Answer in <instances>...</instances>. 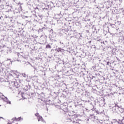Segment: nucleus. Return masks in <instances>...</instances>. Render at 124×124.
Returning <instances> with one entry per match:
<instances>
[{
	"instance_id": "nucleus-13",
	"label": "nucleus",
	"mask_w": 124,
	"mask_h": 124,
	"mask_svg": "<svg viewBox=\"0 0 124 124\" xmlns=\"http://www.w3.org/2000/svg\"><path fill=\"white\" fill-rule=\"evenodd\" d=\"M0 119H3V117H0Z\"/></svg>"
},
{
	"instance_id": "nucleus-5",
	"label": "nucleus",
	"mask_w": 124,
	"mask_h": 124,
	"mask_svg": "<svg viewBox=\"0 0 124 124\" xmlns=\"http://www.w3.org/2000/svg\"><path fill=\"white\" fill-rule=\"evenodd\" d=\"M10 87H16V88H18L19 87V85H18V83L14 81L11 82L10 83Z\"/></svg>"
},
{
	"instance_id": "nucleus-16",
	"label": "nucleus",
	"mask_w": 124,
	"mask_h": 124,
	"mask_svg": "<svg viewBox=\"0 0 124 124\" xmlns=\"http://www.w3.org/2000/svg\"><path fill=\"white\" fill-rule=\"evenodd\" d=\"M79 34H81L80 33H79Z\"/></svg>"
},
{
	"instance_id": "nucleus-15",
	"label": "nucleus",
	"mask_w": 124,
	"mask_h": 124,
	"mask_svg": "<svg viewBox=\"0 0 124 124\" xmlns=\"http://www.w3.org/2000/svg\"><path fill=\"white\" fill-rule=\"evenodd\" d=\"M40 18H41L42 17L41 16H39Z\"/></svg>"
},
{
	"instance_id": "nucleus-4",
	"label": "nucleus",
	"mask_w": 124,
	"mask_h": 124,
	"mask_svg": "<svg viewBox=\"0 0 124 124\" xmlns=\"http://www.w3.org/2000/svg\"><path fill=\"white\" fill-rule=\"evenodd\" d=\"M35 115L37 117V119H38V122H40V121H41V122L42 123H45V121H44V120L43 119V118H42V117L40 116V115H39V114L38 113H36L35 114Z\"/></svg>"
},
{
	"instance_id": "nucleus-6",
	"label": "nucleus",
	"mask_w": 124,
	"mask_h": 124,
	"mask_svg": "<svg viewBox=\"0 0 124 124\" xmlns=\"http://www.w3.org/2000/svg\"><path fill=\"white\" fill-rule=\"evenodd\" d=\"M119 121L120 124H124V119H120Z\"/></svg>"
},
{
	"instance_id": "nucleus-11",
	"label": "nucleus",
	"mask_w": 124,
	"mask_h": 124,
	"mask_svg": "<svg viewBox=\"0 0 124 124\" xmlns=\"http://www.w3.org/2000/svg\"><path fill=\"white\" fill-rule=\"evenodd\" d=\"M109 62H107V65H109Z\"/></svg>"
},
{
	"instance_id": "nucleus-14",
	"label": "nucleus",
	"mask_w": 124,
	"mask_h": 124,
	"mask_svg": "<svg viewBox=\"0 0 124 124\" xmlns=\"http://www.w3.org/2000/svg\"><path fill=\"white\" fill-rule=\"evenodd\" d=\"M11 124V123H8V124Z\"/></svg>"
},
{
	"instance_id": "nucleus-12",
	"label": "nucleus",
	"mask_w": 124,
	"mask_h": 124,
	"mask_svg": "<svg viewBox=\"0 0 124 124\" xmlns=\"http://www.w3.org/2000/svg\"><path fill=\"white\" fill-rule=\"evenodd\" d=\"M22 96L23 99H25V98H24V96H23V94L22 95Z\"/></svg>"
},
{
	"instance_id": "nucleus-9",
	"label": "nucleus",
	"mask_w": 124,
	"mask_h": 124,
	"mask_svg": "<svg viewBox=\"0 0 124 124\" xmlns=\"http://www.w3.org/2000/svg\"><path fill=\"white\" fill-rule=\"evenodd\" d=\"M22 75L23 77H26V74H22Z\"/></svg>"
},
{
	"instance_id": "nucleus-8",
	"label": "nucleus",
	"mask_w": 124,
	"mask_h": 124,
	"mask_svg": "<svg viewBox=\"0 0 124 124\" xmlns=\"http://www.w3.org/2000/svg\"><path fill=\"white\" fill-rule=\"evenodd\" d=\"M46 48H51V46L50 45H47L46 46Z\"/></svg>"
},
{
	"instance_id": "nucleus-3",
	"label": "nucleus",
	"mask_w": 124,
	"mask_h": 124,
	"mask_svg": "<svg viewBox=\"0 0 124 124\" xmlns=\"http://www.w3.org/2000/svg\"><path fill=\"white\" fill-rule=\"evenodd\" d=\"M0 98L3 100L4 102H5L6 104H11V102L9 101L7 97L5 96L3 94L0 93Z\"/></svg>"
},
{
	"instance_id": "nucleus-1",
	"label": "nucleus",
	"mask_w": 124,
	"mask_h": 124,
	"mask_svg": "<svg viewBox=\"0 0 124 124\" xmlns=\"http://www.w3.org/2000/svg\"><path fill=\"white\" fill-rule=\"evenodd\" d=\"M112 111L118 114H120V113H123V114H124V108H122V106L119 107L118 106H115L113 107L112 108Z\"/></svg>"
},
{
	"instance_id": "nucleus-10",
	"label": "nucleus",
	"mask_w": 124,
	"mask_h": 124,
	"mask_svg": "<svg viewBox=\"0 0 124 124\" xmlns=\"http://www.w3.org/2000/svg\"><path fill=\"white\" fill-rule=\"evenodd\" d=\"M74 124H79V123L75 122V121H74Z\"/></svg>"
},
{
	"instance_id": "nucleus-7",
	"label": "nucleus",
	"mask_w": 124,
	"mask_h": 124,
	"mask_svg": "<svg viewBox=\"0 0 124 124\" xmlns=\"http://www.w3.org/2000/svg\"><path fill=\"white\" fill-rule=\"evenodd\" d=\"M57 51V52H62V51H63V49H62L61 48H58L56 50Z\"/></svg>"
},
{
	"instance_id": "nucleus-2",
	"label": "nucleus",
	"mask_w": 124,
	"mask_h": 124,
	"mask_svg": "<svg viewBox=\"0 0 124 124\" xmlns=\"http://www.w3.org/2000/svg\"><path fill=\"white\" fill-rule=\"evenodd\" d=\"M10 76H12L15 79L19 78L20 76V73L18 72H16L13 70H11L9 73Z\"/></svg>"
}]
</instances>
